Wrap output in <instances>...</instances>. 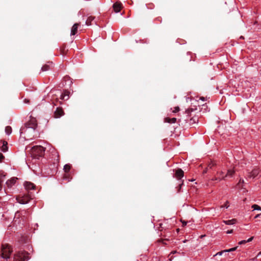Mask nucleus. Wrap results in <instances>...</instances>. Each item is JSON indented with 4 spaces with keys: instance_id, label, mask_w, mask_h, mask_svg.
<instances>
[{
    "instance_id": "f257e3e1",
    "label": "nucleus",
    "mask_w": 261,
    "mask_h": 261,
    "mask_svg": "<svg viewBox=\"0 0 261 261\" xmlns=\"http://www.w3.org/2000/svg\"><path fill=\"white\" fill-rule=\"evenodd\" d=\"M37 126V121L35 118H32L24 124V125L21 127L20 129V134L22 136L24 134L25 136L24 138L28 137L32 139L34 137V135L32 134L35 133V129Z\"/></svg>"
},
{
    "instance_id": "f03ea898",
    "label": "nucleus",
    "mask_w": 261,
    "mask_h": 261,
    "mask_svg": "<svg viewBox=\"0 0 261 261\" xmlns=\"http://www.w3.org/2000/svg\"><path fill=\"white\" fill-rule=\"evenodd\" d=\"M13 249L10 245L8 244H3L1 246L0 256L7 260L8 259L10 258Z\"/></svg>"
},
{
    "instance_id": "7ed1b4c3",
    "label": "nucleus",
    "mask_w": 261,
    "mask_h": 261,
    "mask_svg": "<svg viewBox=\"0 0 261 261\" xmlns=\"http://www.w3.org/2000/svg\"><path fill=\"white\" fill-rule=\"evenodd\" d=\"M193 112V109H188L183 114L182 116H181L180 118L178 119V122L179 124L182 126L188 125L189 120L190 117L192 116V112Z\"/></svg>"
},
{
    "instance_id": "20e7f679",
    "label": "nucleus",
    "mask_w": 261,
    "mask_h": 261,
    "mask_svg": "<svg viewBox=\"0 0 261 261\" xmlns=\"http://www.w3.org/2000/svg\"><path fill=\"white\" fill-rule=\"evenodd\" d=\"M32 155L36 159L44 155L45 148L41 146H36L31 149Z\"/></svg>"
},
{
    "instance_id": "39448f33",
    "label": "nucleus",
    "mask_w": 261,
    "mask_h": 261,
    "mask_svg": "<svg viewBox=\"0 0 261 261\" xmlns=\"http://www.w3.org/2000/svg\"><path fill=\"white\" fill-rule=\"evenodd\" d=\"M29 253L26 251H19L15 253L13 261H27L30 259Z\"/></svg>"
},
{
    "instance_id": "423d86ee",
    "label": "nucleus",
    "mask_w": 261,
    "mask_h": 261,
    "mask_svg": "<svg viewBox=\"0 0 261 261\" xmlns=\"http://www.w3.org/2000/svg\"><path fill=\"white\" fill-rule=\"evenodd\" d=\"M235 173V171L233 169H228L227 170V173L225 175V176H222L221 177H214L212 179V180L220 181L222 180L225 179L226 177H231L233 176V174Z\"/></svg>"
},
{
    "instance_id": "0eeeda50",
    "label": "nucleus",
    "mask_w": 261,
    "mask_h": 261,
    "mask_svg": "<svg viewBox=\"0 0 261 261\" xmlns=\"http://www.w3.org/2000/svg\"><path fill=\"white\" fill-rule=\"evenodd\" d=\"M32 198L28 195H24L22 197L17 198V201L21 204H26L28 203Z\"/></svg>"
},
{
    "instance_id": "6e6552de",
    "label": "nucleus",
    "mask_w": 261,
    "mask_h": 261,
    "mask_svg": "<svg viewBox=\"0 0 261 261\" xmlns=\"http://www.w3.org/2000/svg\"><path fill=\"white\" fill-rule=\"evenodd\" d=\"M80 23H75L71 27L70 35L71 37H72V39L74 38L73 36L77 33L78 27L80 26Z\"/></svg>"
},
{
    "instance_id": "1a4fd4ad",
    "label": "nucleus",
    "mask_w": 261,
    "mask_h": 261,
    "mask_svg": "<svg viewBox=\"0 0 261 261\" xmlns=\"http://www.w3.org/2000/svg\"><path fill=\"white\" fill-rule=\"evenodd\" d=\"M113 8L115 12L118 13L122 8V4L119 2H117L113 4Z\"/></svg>"
},
{
    "instance_id": "9d476101",
    "label": "nucleus",
    "mask_w": 261,
    "mask_h": 261,
    "mask_svg": "<svg viewBox=\"0 0 261 261\" xmlns=\"http://www.w3.org/2000/svg\"><path fill=\"white\" fill-rule=\"evenodd\" d=\"M198 121V118L197 116L194 115L191 116L189 120L188 125L192 126L196 124Z\"/></svg>"
},
{
    "instance_id": "9b49d317",
    "label": "nucleus",
    "mask_w": 261,
    "mask_h": 261,
    "mask_svg": "<svg viewBox=\"0 0 261 261\" xmlns=\"http://www.w3.org/2000/svg\"><path fill=\"white\" fill-rule=\"evenodd\" d=\"M64 111L62 108L58 107L55 112V117L56 118H59L64 115Z\"/></svg>"
},
{
    "instance_id": "f8f14e48",
    "label": "nucleus",
    "mask_w": 261,
    "mask_h": 261,
    "mask_svg": "<svg viewBox=\"0 0 261 261\" xmlns=\"http://www.w3.org/2000/svg\"><path fill=\"white\" fill-rule=\"evenodd\" d=\"M259 173V170L258 169L256 168L252 170L251 172H249L248 175V178H254Z\"/></svg>"
},
{
    "instance_id": "ddd939ff",
    "label": "nucleus",
    "mask_w": 261,
    "mask_h": 261,
    "mask_svg": "<svg viewBox=\"0 0 261 261\" xmlns=\"http://www.w3.org/2000/svg\"><path fill=\"white\" fill-rule=\"evenodd\" d=\"M184 171L181 169H178L176 171L175 176L178 179H180L184 176Z\"/></svg>"
},
{
    "instance_id": "4468645a",
    "label": "nucleus",
    "mask_w": 261,
    "mask_h": 261,
    "mask_svg": "<svg viewBox=\"0 0 261 261\" xmlns=\"http://www.w3.org/2000/svg\"><path fill=\"white\" fill-rule=\"evenodd\" d=\"M66 180H68V181H70L72 179V176H70L71 173H69L71 166L69 164H66Z\"/></svg>"
},
{
    "instance_id": "2eb2a0df",
    "label": "nucleus",
    "mask_w": 261,
    "mask_h": 261,
    "mask_svg": "<svg viewBox=\"0 0 261 261\" xmlns=\"http://www.w3.org/2000/svg\"><path fill=\"white\" fill-rule=\"evenodd\" d=\"M24 186L25 189L28 190L34 189L36 187L35 185L31 182H26Z\"/></svg>"
},
{
    "instance_id": "dca6fc26",
    "label": "nucleus",
    "mask_w": 261,
    "mask_h": 261,
    "mask_svg": "<svg viewBox=\"0 0 261 261\" xmlns=\"http://www.w3.org/2000/svg\"><path fill=\"white\" fill-rule=\"evenodd\" d=\"M17 178L16 177H13L11 178L10 180H7L6 182V184L7 185L8 187H11L12 185H13Z\"/></svg>"
},
{
    "instance_id": "f3484780",
    "label": "nucleus",
    "mask_w": 261,
    "mask_h": 261,
    "mask_svg": "<svg viewBox=\"0 0 261 261\" xmlns=\"http://www.w3.org/2000/svg\"><path fill=\"white\" fill-rule=\"evenodd\" d=\"M1 142H2L3 143V145L1 147V150L3 151V152H6L8 150V147L7 146V145H8V143L7 141H1Z\"/></svg>"
},
{
    "instance_id": "a211bd4d",
    "label": "nucleus",
    "mask_w": 261,
    "mask_h": 261,
    "mask_svg": "<svg viewBox=\"0 0 261 261\" xmlns=\"http://www.w3.org/2000/svg\"><path fill=\"white\" fill-rule=\"evenodd\" d=\"M176 121L177 119L176 118H170L169 117H166L164 119V122L169 123H174Z\"/></svg>"
},
{
    "instance_id": "6ab92c4d",
    "label": "nucleus",
    "mask_w": 261,
    "mask_h": 261,
    "mask_svg": "<svg viewBox=\"0 0 261 261\" xmlns=\"http://www.w3.org/2000/svg\"><path fill=\"white\" fill-rule=\"evenodd\" d=\"M95 18V17L93 16H88L87 20H86V24L87 25H91L92 21H93Z\"/></svg>"
},
{
    "instance_id": "aec40b11",
    "label": "nucleus",
    "mask_w": 261,
    "mask_h": 261,
    "mask_svg": "<svg viewBox=\"0 0 261 261\" xmlns=\"http://www.w3.org/2000/svg\"><path fill=\"white\" fill-rule=\"evenodd\" d=\"M237 220L236 219H232L228 220H223V222L226 225H232L236 223Z\"/></svg>"
},
{
    "instance_id": "412c9836",
    "label": "nucleus",
    "mask_w": 261,
    "mask_h": 261,
    "mask_svg": "<svg viewBox=\"0 0 261 261\" xmlns=\"http://www.w3.org/2000/svg\"><path fill=\"white\" fill-rule=\"evenodd\" d=\"M244 180L243 179H240L237 184V186L239 189H244Z\"/></svg>"
},
{
    "instance_id": "4be33fe9",
    "label": "nucleus",
    "mask_w": 261,
    "mask_h": 261,
    "mask_svg": "<svg viewBox=\"0 0 261 261\" xmlns=\"http://www.w3.org/2000/svg\"><path fill=\"white\" fill-rule=\"evenodd\" d=\"M5 132L7 134L10 135L12 133V128L10 126H7L5 127Z\"/></svg>"
},
{
    "instance_id": "5701e85b",
    "label": "nucleus",
    "mask_w": 261,
    "mask_h": 261,
    "mask_svg": "<svg viewBox=\"0 0 261 261\" xmlns=\"http://www.w3.org/2000/svg\"><path fill=\"white\" fill-rule=\"evenodd\" d=\"M252 208L253 210H259L261 211V207L257 204H253L252 205Z\"/></svg>"
},
{
    "instance_id": "b1692460",
    "label": "nucleus",
    "mask_w": 261,
    "mask_h": 261,
    "mask_svg": "<svg viewBox=\"0 0 261 261\" xmlns=\"http://www.w3.org/2000/svg\"><path fill=\"white\" fill-rule=\"evenodd\" d=\"M50 68V67L49 65H45L44 66H42V70L43 71H47Z\"/></svg>"
},
{
    "instance_id": "393cba45",
    "label": "nucleus",
    "mask_w": 261,
    "mask_h": 261,
    "mask_svg": "<svg viewBox=\"0 0 261 261\" xmlns=\"http://www.w3.org/2000/svg\"><path fill=\"white\" fill-rule=\"evenodd\" d=\"M237 248H238V247L237 246V247H233V248H231L229 249L224 250H223V251H225V252H231V251H234L237 250Z\"/></svg>"
},
{
    "instance_id": "a878e982",
    "label": "nucleus",
    "mask_w": 261,
    "mask_h": 261,
    "mask_svg": "<svg viewBox=\"0 0 261 261\" xmlns=\"http://www.w3.org/2000/svg\"><path fill=\"white\" fill-rule=\"evenodd\" d=\"M216 165V163L214 162H211L209 163L207 166L208 169H212L213 167H214Z\"/></svg>"
},
{
    "instance_id": "bb28decb",
    "label": "nucleus",
    "mask_w": 261,
    "mask_h": 261,
    "mask_svg": "<svg viewBox=\"0 0 261 261\" xmlns=\"http://www.w3.org/2000/svg\"><path fill=\"white\" fill-rule=\"evenodd\" d=\"M217 177H221L222 176H225L224 175V172L222 171H218L217 172Z\"/></svg>"
},
{
    "instance_id": "cd10ccee",
    "label": "nucleus",
    "mask_w": 261,
    "mask_h": 261,
    "mask_svg": "<svg viewBox=\"0 0 261 261\" xmlns=\"http://www.w3.org/2000/svg\"><path fill=\"white\" fill-rule=\"evenodd\" d=\"M167 240H168L167 239H165L159 240L158 241L159 242H162L163 243V244L164 245H166L167 243L165 242V241H167Z\"/></svg>"
},
{
    "instance_id": "c85d7f7f",
    "label": "nucleus",
    "mask_w": 261,
    "mask_h": 261,
    "mask_svg": "<svg viewBox=\"0 0 261 261\" xmlns=\"http://www.w3.org/2000/svg\"><path fill=\"white\" fill-rule=\"evenodd\" d=\"M4 176H5L4 175ZM3 177V175H0V191L1 190V189L2 188V184L4 181L3 179H2Z\"/></svg>"
},
{
    "instance_id": "c756f323",
    "label": "nucleus",
    "mask_w": 261,
    "mask_h": 261,
    "mask_svg": "<svg viewBox=\"0 0 261 261\" xmlns=\"http://www.w3.org/2000/svg\"><path fill=\"white\" fill-rule=\"evenodd\" d=\"M179 110H180V109H179V107H175L174 108V110L172 111V112L173 113H177V112H179Z\"/></svg>"
},
{
    "instance_id": "7c9ffc66",
    "label": "nucleus",
    "mask_w": 261,
    "mask_h": 261,
    "mask_svg": "<svg viewBox=\"0 0 261 261\" xmlns=\"http://www.w3.org/2000/svg\"><path fill=\"white\" fill-rule=\"evenodd\" d=\"M228 201H227L225 204L221 206V208L226 207V208H227L229 207V205H228Z\"/></svg>"
},
{
    "instance_id": "2f4dec72",
    "label": "nucleus",
    "mask_w": 261,
    "mask_h": 261,
    "mask_svg": "<svg viewBox=\"0 0 261 261\" xmlns=\"http://www.w3.org/2000/svg\"><path fill=\"white\" fill-rule=\"evenodd\" d=\"M20 214H21L20 212L18 211L15 214V218H19V217L20 216Z\"/></svg>"
},
{
    "instance_id": "473e14b6",
    "label": "nucleus",
    "mask_w": 261,
    "mask_h": 261,
    "mask_svg": "<svg viewBox=\"0 0 261 261\" xmlns=\"http://www.w3.org/2000/svg\"><path fill=\"white\" fill-rule=\"evenodd\" d=\"M5 156L2 153H0V162H2L3 160L4 159Z\"/></svg>"
},
{
    "instance_id": "72a5a7b5",
    "label": "nucleus",
    "mask_w": 261,
    "mask_h": 261,
    "mask_svg": "<svg viewBox=\"0 0 261 261\" xmlns=\"http://www.w3.org/2000/svg\"><path fill=\"white\" fill-rule=\"evenodd\" d=\"M180 221H181V222L182 223V226H185L187 225V221H186L185 220H181Z\"/></svg>"
},
{
    "instance_id": "f704fd0d",
    "label": "nucleus",
    "mask_w": 261,
    "mask_h": 261,
    "mask_svg": "<svg viewBox=\"0 0 261 261\" xmlns=\"http://www.w3.org/2000/svg\"><path fill=\"white\" fill-rule=\"evenodd\" d=\"M245 243H246V240H242L239 242V245H243V244H245Z\"/></svg>"
},
{
    "instance_id": "c9c22d12",
    "label": "nucleus",
    "mask_w": 261,
    "mask_h": 261,
    "mask_svg": "<svg viewBox=\"0 0 261 261\" xmlns=\"http://www.w3.org/2000/svg\"><path fill=\"white\" fill-rule=\"evenodd\" d=\"M223 252H225V251H223L218 252V253H217L215 255V256H216V255H221Z\"/></svg>"
},
{
    "instance_id": "e433bc0d",
    "label": "nucleus",
    "mask_w": 261,
    "mask_h": 261,
    "mask_svg": "<svg viewBox=\"0 0 261 261\" xmlns=\"http://www.w3.org/2000/svg\"><path fill=\"white\" fill-rule=\"evenodd\" d=\"M66 82L68 81H70V83L71 84L72 83V81H70V77L67 75H66Z\"/></svg>"
},
{
    "instance_id": "4c0bfd02",
    "label": "nucleus",
    "mask_w": 261,
    "mask_h": 261,
    "mask_svg": "<svg viewBox=\"0 0 261 261\" xmlns=\"http://www.w3.org/2000/svg\"><path fill=\"white\" fill-rule=\"evenodd\" d=\"M163 225H164V224H163V223H161V224H160V228H161V229L160 230H161V231H162V230H163V229L165 228V227L163 226Z\"/></svg>"
},
{
    "instance_id": "58836bf2",
    "label": "nucleus",
    "mask_w": 261,
    "mask_h": 261,
    "mask_svg": "<svg viewBox=\"0 0 261 261\" xmlns=\"http://www.w3.org/2000/svg\"><path fill=\"white\" fill-rule=\"evenodd\" d=\"M253 239V237H252L250 238H249V239H248L247 240H246V243H247V242H250L252 241V240Z\"/></svg>"
},
{
    "instance_id": "ea45409f",
    "label": "nucleus",
    "mask_w": 261,
    "mask_h": 261,
    "mask_svg": "<svg viewBox=\"0 0 261 261\" xmlns=\"http://www.w3.org/2000/svg\"><path fill=\"white\" fill-rule=\"evenodd\" d=\"M208 169H208V167L206 168L203 170V174H205V173H206L207 172V171H208Z\"/></svg>"
},
{
    "instance_id": "a19ab883",
    "label": "nucleus",
    "mask_w": 261,
    "mask_h": 261,
    "mask_svg": "<svg viewBox=\"0 0 261 261\" xmlns=\"http://www.w3.org/2000/svg\"><path fill=\"white\" fill-rule=\"evenodd\" d=\"M61 51L62 53V54L64 56V54H65V52H64V47L61 48Z\"/></svg>"
},
{
    "instance_id": "79ce46f5",
    "label": "nucleus",
    "mask_w": 261,
    "mask_h": 261,
    "mask_svg": "<svg viewBox=\"0 0 261 261\" xmlns=\"http://www.w3.org/2000/svg\"><path fill=\"white\" fill-rule=\"evenodd\" d=\"M65 95V92L64 91V92H63V93L61 95V99H63L64 98V96Z\"/></svg>"
},
{
    "instance_id": "37998d69",
    "label": "nucleus",
    "mask_w": 261,
    "mask_h": 261,
    "mask_svg": "<svg viewBox=\"0 0 261 261\" xmlns=\"http://www.w3.org/2000/svg\"><path fill=\"white\" fill-rule=\"evenodd\" d=\"M24 102L25 103H29L30 102V100L28 99H24Z\"/></svg>"
},
{
    "instance_id": "c03bdc74",
    "label": "nucleus",
    "mask_w": 261,
    "mask_h": 261,
    "mask_svg": "<svg viewBox=\"0 0 261 261\" xmlns=\"http://www.w3.org/2000/svg\"><path fill=\"white\" fill-rule=\"evenodd\" d=\"M232 232H233V230H232V229H231V230H227V231H226V233H228V234H229V233H232Z\"/></svg>"
},
{
    "instance_id": "a18cd8bd",
    "label": "nucleus",
    "mask_w": 261,
    "mask_h": 261,
    "mask_svg": "<svg viewBox=\"0 0 261 261\" xmlns=\"http://www.w3.org/2000/svg\"><path fill=\"white\" fill-rule=\"evenodd\" d=\"M200 99L202 101H205L206 100V98L204 97H201L200 98Z\"/></svg>"
},
{
    "instance_id": "49530a36",
    "label": "nucleus",
    "mask_w": 261,
    "mask_h": 261,
    "mask_svg": "<svg viewBox=\"0 0 261 261\" xmlns=\"http://www.w3.org/2000/svg\"><path fill=\"white\" fill-rule=\"evenodd\" d=\"M66 96H69V94H70V91H68L66 90Z\"/></svg>"
},
{
    "instance_id": "de8ad7c7",
    "label": "nucleus",
    "mask_w": 261,
    "mask_h": 261,
    "mask_svg": "<svg viewBox=\"0 0 261 261\" xmlns=\"http://www.w3.org/2000/svg\"><path fill=\"white\" fill-rule=\"evenodd\" d=\"M176 252H177V251H172V252H171L170 254H175V253H176Z\"/></svg>"
},
{
    "instance_id": "09e8293b",
    "label": "nucleus",
    "mask_w": 261,
    "mask_h": 261,
    "mask_svg": "<svg viewBox=\"0 0 261 261\" xmlns=\"http://www.w3.org/2000/svg\"><path fill=\"white\" fill-rule=\"evenodd\" d=\"M261 214H258L255 217V218H256L257 217H258Z\"/></svg>"
},
{
    "instance_id": "8fccbe9b",
    "label": "nucleus",
    "mask_w": 261,
    "mask_h": 261,
    "mask_svg": "<svg viewBox=\"0 0 261 261\" xmlns=\"http://www.w3.org/2000/svg\"><path fill=\"white\" fill-rule=\"evenodd\" d=\"M261 255V251H260V252H259L258 253L257 256H259V255Z\"/></svg>"
},
{
    "instance_id": "3c124183",
    "label": "nucleus",
    "mask_w": 261,
    "mask_h": 261,
    "mask_svg": "<svg viewBox=\"0 0 261 261\" xmlns=\"http://www.w3.org/2000/svg\"><path fill=\"white\" fill-rule=\"evenodd\" d=\"M63 170L65 171V165L63 167Z\"/></svg>"
},
{
    "instance_id": "603ef678",
    "label": "nucleus",
    "mask_w": 261,
    "mask_h": 261,
    "mask_svg": "<svg viewBox=\"0 0 261 261\" xmlns=\"http://www.w3.org/2000/svg\"><path fill=\"white\" fill-rule=\"evenodd\" d=\"M63 177V178H64L65 177V174H64Z\"/></svg>"
},
{
    "instance_id": "864d4df0",
    "label": "nucleus",
    "mask_w": 261,
    "mask_h": 261,
    "mask_svg": "<svg viewBox=\"0 0 261 261\" xmlns=\"http://www.w3.org/2000/svg\"><path fill=\"white\" fill-rule=\"evenodd\" d=\"M172 257V256H171L170 258V260H171V258Z\"/></svg>"
},
{
    "instance_id": "5fc2aeb1",
    "label": "nucleus",
    "mask_w": 261,
    "mask_h": 261,
    "mask_svg": "<svg viewBox=\"0 0 261 261\" xmlns=\"http://www.w3.org/2000/svg\"><path fill=\"white\" fill-rule=\"evenodd\" d=\"M29 148V147H27L26 149H28Z\"/></svg>"
}]
</instances>
